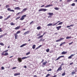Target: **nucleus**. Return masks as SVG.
I'll list each match as a JSON object with an SVG mask.
<instances>
[{"label": "nucleus", "instance_id": "nucleus-1", "mask_svg": "<svg viewBox=\"0 0 77 77\" xmlns=\"http://www.w3.org/2000/svg\"><path fill=\"white\" fill-rule=\"evenodd\" d=\"M8 51V49L3 51L1 54L2 56H3V55H4V56H8V53L7 52Z\"/></svg>", "mask_w": 77, "mask_h": 77}, {"label": "nucleus", "instance_id": "nucleus-2", "mask_svg": "<svg viewBox=\"0 0 77 77\" xmlns=\"http://www.w3.org/2000/svg\"><path fill=\"white\" fill-rule=\"evenodd\" d=\"M20 33H21V32L20 31H18L16 33H15L14 34V35L15 37V39H17V38H18V35L17 34H18Z\"/></svg>", "mask_w": 77, "mask_h": 77}, {"label": "nucleus", "instance_id": "nucleus-3", "mask_svg": "<svg viewBox=\"0 0 77 77\" xmlns=\"http://www.w3.org/2000/svg\"><path fill=\"white\" fill-rule=\"evenodd\" d=\"M48 11V9L45 8H40L38 10V11L41 12V11H42L43 12H45V11Z\"/></svg>", "mask_w": 77, "mask_h": 77}, {"label": "nucleus", "instance_id": "nucleus-4", "mask_svg": "<svg viewBox=\"0 0 77 77\" xmlns=\"http://www.w3.org/2000/svg\"><path fill=\"white\" fill-rule=\"evenodd\" d=\"M26 15H27V14H25L22 16L21 17V18L20 19V20H21L22 21H23V20H24V18H25V17H26Z\"/></svg>", "mask_w": 77, "mask_h": 77}, {"label": "nucleus", "instance_id": "nucleus-5", "mask_svg": "<svg viewBox=\"0 0 77 77\" xmlns=\"http://www.w3.org/2000/svg\"><path fill=\"white\" fill-rule=\"evenodd\" d=\"M62 65H60L59 68L57 69V72H58V71H62Z\"/></svg>", "mask_w": 77, "mask_h": 77}, {"label": "nucleus", "instance_id": "nucleus-6", "mask_svg": "<svg viewBox=\"0 0 77 77\" xmlns=\"http://www.w3.org/2000/svg\"><path fill=\"white\" fill-rule=\"evenodd\" d=\"M7 10L8 11H10V12H14V10L11 9L10 8H7Z\"/></svg>", "mask_w": 77, "mask_h": 77}, {"label": "nucleus", "instance_id": "nucleus-7", "mask_svg": "<svg viewBox=\"0 0 77 77\" xmlns=\"http://www.w3.org/2000/svg\"><path fill=\"white\" fill-rule=\"evenodd\" d=\"M17 60L19 63H20V62H22V59L21 58H18Z\"/></svg>", "mask_w": 77, "mask_h": 77}, {"label": "nucleus", "instance_id": "nucleus-8", "mask_svg": "<svg viewBox=\"0 0 77 77\" xmlns=\"http://www.w3.org/2000/svg\"><path fill=\"white\" fill-rule=\"evenodd\" d=\"M29 32H30V31H28L25 32L24 34H23V35H27V34H28V33H29Z\"/></svg>", "mask_w": 77, "mask_h": 77}, {"label": "nucleus", "instance_id": "nucleus-9", "mask_svg": "<svg viewBox=\"0 0 77 77\" xmlns=\"http://www.w3.org/2000/svg\"><path fill=\"white\" fill-rule=\"evenodd\" d=\"M45 33H46V32H45L43 34V35H42L41 36H39V37H38V39H39V38H42V37H43V36H44V35H45Z\"/></svg>", "mask_w": 77, "mask_h": 77}, {"label": "nucleus", "instance_id": "nucleus-10", "mask_svg": "<svg viewBox=\"0 0 77 77\" xmlns=\"http://www.w3.org/2000/svg\"><path fill=\"white\" fill-rule=\"evenodd\" d=\"M30 57V56H27V57H25L22 58V59L23 60V59H27V58H29Z\"/></svg>", "mask_w": 77, "mask_h": 77}, {"label": "nucleus", "instance_id": "nucleus-11", "mask_svg": "<svg viewBox=\"0 0 77 77\" xmlns=\"http://www.w3.org/2000/svg\"><path fill=\"white\" fill-rule=\"evenodd\" d=\"M27 8L23 9V10L21 11V12L22 13V14H23V12H26V11H27Z\"/></svg>", "mask_w": 77, "mask_h": 77}, {"label": "nucleus", "instance_id": "nucleus-12", "mask_svg": "<svg viewBox=\"0 0 77 77\" xmlns=\"http://www.w3.org/2000/svg\"><path fill=\"white\" fill-rule=\"evenodd\" d=\"M75 56V54H72V55H71L70 56H69L68 57V59H71V58H72V57H73V56Z\"/></svg>", "mask_w": 77, "mask_h": 77}, {"label": "nucleus", "instance_id": "nucleus-13", "mask_svg": "<svg viewBox=\"0 0 77 77\" xmlns=\"http://www.w3.org/2000/svg\"><path fill=\"white\" fill-rule=\"evenodd\" d=\"M64 57V56H60L59 57H58L55 60H58L60 58H61V57Z\"/></svg>", "mask_w": 77, "mask_h": 77}, {"label": "nucleus", "instance_id": "nucleus-14", "mask_svg": "<svg viewBox=\"0 0 77 77\" xmlns=\"http://www.w3.org/2000/svg\"><path fill=\"white\" fill-rule=\"evenodd\" d=\"M53 5L52 4L50 5H46V6H45V8H48V7H50V6H53Z\"/></svg>", "mask_w": 77, "mask_h": 77}, {"label": "nucleus", "instance_id": "nucleus-15", "mask_svg": "<svg viewBox=\"0 0 77 77\" xmlns=\"http://www.w3.org/2000/svg\"><path fill=\"white\" fill-rule=\"evenodd\" d=\"M14 9H15V10H20L21 9L20 8V7H17L15 8H14Z\"/></svg>", "mask_w": 77, "mask_h": 77}, {"label": "nucleus", "instance_id": "nucleus-16", "mask_svg": "<svg viewBox=\"0 0 77 77\" xmlns=\"http://www.w3.org/2000/svg\"><path fill=\"white\" fill-rule=\"evenodd\" d=\"M61 27H62V26H59L57 27L56 29H57V30H59Z\"/></svg>", "mask_w": 77, "mask_h": 77}, {"label": "nucleus", "instance_id": "nucleus-17", "mask_svg": "<svg viewBox=\"0 0 77 77\" xmlns=\"http://www.w3.org/2000/svg\"><path fill=\"white\" fill-rule=\"evenodd\" d=\"M20 75V73L19 72L17 73H16V74H14V76H17V75Z\"/></svg>", "mask_w": 77, "mask_h": 77}, {"label": "nucleus", "instance_id": "nucleus-18", "mask_svg": "<svg viewBox=\"0 0 77 77\" xmlns=\"http://www.w3.org/2000/svg\"><path fill=\"white\" fill-rule=\"evenodd\" d=\"M27 44L26 43L25 44H23V45H22L20 46V47H24V46L27 45Z\"/></svg>", "mask_w": 77, "mask_h": 77}, {"label": "nucleus", "instance_id": "nucleus-19", "mask_svg": "<svg viewBox=\"0 0 77 77\" xmlns=\"http://www.w3.org/2000/svg\"><path fill=\"white\" fill-rule=\"evenodd\" d=\"M74 26V24H72V25H71L70 26H66V27L67 28H68L69 27H72V26Z\"/></svg>", "mask_w": 77, "mask_h": 77}, {"label": "nucleus", "instance_id": "nucleus-20", "mask_svg": "<svg viewBox=\"0 0 77 77\" xmlns=\"http://www.w3.org/2000/svg\"><path fill=\"white\" fill-rule=\"evenodd\" d=\"M48 14L49 15H53L54 14L53 13H48Z\"/></svg>", "mask_w": 77, "mask_h": 77}, {"label": "nucleus", "instance_id": "nucleus-21", "mask_svg": "<svg viewBox=\"0 0 77 77\" xmlns=\"http://www.w3.org/2000/svg\"><path fill=\"white\" fill-rule=\"evenodd\" d=\"M20 28V26H19L15 28V30H18V29H19Z\"/></svg>", "mask_w": 77, "mask_h": 77}, {"label": "nucleus", "instance_id": "nucleus-22", "mask_svg": "<svg viewBox=\"0 0 77 77\" xmlns=\"http://www.w3.org/2000/svg\"><path fill=\"white\" fill-rule=\"evenodd\" d=\"M42 47V45H41L39 46H38V47L36 48H35V50H38V48H40V47Z\"/></svg>", "mask_w": 77, "mask_h": 77}, {"label": "nucleus", "instance_id": "nucleus-23", "mask_svg": "<svg viewBox=\"0 0 77 77\" xmlns=\"http://www.w3.org/2000/svg\"><path fill=\"white\" fill-rule=\"evenodd\" d=\"M66 53H67V52L63 51L62 52L61 54H62L63 55V54H66Z\"/></svg>", "mask_w": 77, "mask_h": 77}, {"label": "nucleus", "instance_id": "nucleus-24", "mask_svg": "<svg viewBox=\"0 0 77 77\" xmlns=\"http://www.w3.org/2000/svg\"><path fill=\"white\" fill-rule=\"evenodd\" d=\"M65 42H63L60 45V46H61L63 44H65Z\"/></svg>", "mask_w": 77, "mask_h": 77}, {"label": "nucleus", "instance_id": "nucleus-25", "mask_svg": "<svg viewBox=\"0 0 77 77\" xmlns=\"http://www.w3.org/2000/svg\"><path fill=\"white\" fill-rule=\"evenodd\" d=\"M41 29V27L40 26H38L37 28V30H40Z\"/></svg>", "mask_w": 77, "mask_h": 77}, {"label": "nucleus", "instance_id": "nucleus-26", "mask_svg": "<svg viewBox=\"0 0 77 77\" xmlns=\"http://www.w3.org/2000/svg\"><path fill=\"white\" fill-rule=\"evenodd\" d=\"M45 41V39L41 38L40 39L39 41L40 42V41Z\"/></svg>", "mask_w": 77, "mask_h": 77}, {"label": "nucleus", "instance_id": "nucleus-27", "mask_svg": "<svg viewBox=\"0 0 77 77\" xmlns=\"http://www.w3.org/2000/svg\"><path fill=\"white\" fill-rule=\"evenodd\" d=\"M53 25V24L51 23H50L47 25L48 26H52Z\"/></svg>", "mask_w": 77, "mask_h": 77}, {"label": "nucleus", "instance_id": "nucleus-28", "mask_svg": "<svg viewBox=\"0 0 77 77\" xmlns=\"http://www.w3.org/2000/svg\"><path fill=\"white\" fill-rule=\"evenodd\" d=\"M10 24L11 26H14V25H15V24L13 23V22H11L10 23Z\"/></svg>", "mask_w": 77, "mask_h": 77}, {"label": "nucleus", "instance_id": "nucleus-29", "mask_svg": "<svg viewBox=\"0 0 77 77\" xmlns=\"http://www.w3.org/2000/svg\"><path fill=\"white\" fill-rule=\"evenodd\" d=\"M35 47H36V45H33L32 48L33 49H35Z\"/></svg>", "mask_w": 77, "mask_h": 77}, {"label": "nucleus", "instance_id": "nucleus-30", "mask_svg": "<svg viewBox=\"0 0 77 77\" xmlns=\"http://www.w3.org/2000/svg\"><path fill=\"white\" fill-rule=\"evenodd\" d=\"M65 39V38H60V41H62V40H63V39Z\"/></svg>", "mask_w": 77, "mask_h": 77}, {"label": "nucleus", "instance_id": "nucleus-31", "mask_svg": "<svg viewBox=\"0 0 77 77\" xmlns=\"http://www.w3.org/2000/svg\"><path fill=\"white\" fill-rule=\"evenodd\" d=\"M49 51H50V49H47L46 50V51L47 53H48V52H49Z\"/></svg>", "mask_w": 77, "mask_h": 77}, {"label": "nucleus", "instance_id": "nucleus-32", "mask_svg": "<svg viewBox=\"0 0 77 77\" xmlns=\"http://www.w3.org/2000/svg\"><path fill=\"white\" fill-rule=\"evenodd\" d=\"M70 38H71V36H67L66 37V39H70Z\"/></svg>", "mask_w": 77, "mask_h": 77}, {"label": "nucleus", "instance_id": "nucleus-33", "mask_svg": "<svg viewBox=\"0 0 77 77\" xmlns=\"http://www.w3.org/2000/svg\"><path fill=\"white\" fill-rule=\"evenodd\" d=\"M0 45L2 46H4V44H3V43L2 42H0Z\"/></svg>", "mask_w": 77, "mask_h": 77}, {"label": "nucleus", "instance_id": "nucleus-34", "mask_svg": "<svg viewBox=\"0 0 77 77\" xmlns=\"http://www.w3.org/2000/svg\"><path fill=\"white\" fill-rule=\"evenodd\" d=\"M47 63V62L46 61L45 62H44L43 63V65H45V64H46V63Z\"/></svg>", "mask_w": 77, "mask_h": 77}, {"label": "nucleus", "instance_id": "nucleus-35", "mask_svg": "<svg viewBox=\"0 0 77 77\" xmlns=\"http://www.w3.org/2000/svg\"><path fill=\"white\" fill-rule=\"evenodd\" d=\"M54 9H55V10H59V8H57V7H55L54 8Z\"/></svg>", "mask_w": 77, "mask_h": 77}, {"label": "nucleus", "instance_id": "nucleus-36", "mask_svg": "<svg viewBox=\"0 0 77 77\" xmlns=\"http://www.w3.org/2000/svg\"><path fill=\"white\" fill-rule=\"evenodd\" d=\"M62 24H63V22H61L60 23H59L57 25H61Z\"/></svg>", "mask_w": 77, "mask_h": 77}, {"label": "nucleus", "instance_id": "nucleus-37", "mask_svg": "<svg viewBox=\"0 0 77 77\" xmlns=\"http://www.w3.org/2000/svg\"><path fill=\"white\" fill-rule=\"evenodd\" d=\"M23 14V13H22V12L21 11V12H19L17 13V15H19V14Z\"/></svg>", "mask_w": 77, "mask_h": 77}, {"label": "nucleus", "instance_id": "nucleus-38", "mask_svg": "<svg viewBox=\"0 0 77 77\" xmlns=\"http://www.w3.org/2000/svg\"><path fill=\"white\" fill-rule=\"evenodd\" d=\"M65 75V72H64L62 74V75L63 76Z\"/></svg>", "mask_w": 77, "mask_h": 77}, {"label": "nucleus", "instance_id": "nucleus-39", "mask_svg": "<svg viewBox=\"0 0 77 77\" xmlns=\"http://www.w3.org/2000/svg\"><path fill=\"white\" fill-rule=\"evenodd\" d=\"M20 18V17L19 16L17 17L16 18V20H18V19H19V18Z\"/></svg>", "mask_w": 77, "mask_h": 77}, {"label": "nucleus", "instance_id": "nucleus-40", "mask_svg": "<svg viewBox=\"0 0 77 77\" xmlns=\"http://www.w3.org/2000/svg\"><path fill=\"white\" fill-rule=\"evenodd\" d=\"M9 5H7L5 6L6 8H9Z\"/></svg>", "mask_w": 77, "mask_h": 77}, {"label": "nucleus", "instance_id": "nucleus-41", "mask_svg": "<svg viewBox=\"0 0 77 77\" xmlns=\"http://www.w3.org/2000/svg\"><path fill=\"white\" fill-rule=\"evenodd\" d=\"M57 23H55L52 26H56V25H57Z\"/></svg>", "mask_w": 77, "mask_h": 77}, {"label": "nucleus", "instance_id": "nucleus-42", "mask_svg": "<svg viewBox=\"0 0 77 77\" xmlns=\"http://www.w3.org/2000/svg\"><path fill=\"white\" fill-rule=\"evenodd\" d=\"M30 52H28L26 53V55H29V54H30Z\"/></svg>", "mask_w": 77, "mask_h": 77}, {"label": "nucleus", "instance_id": "nucleus-43", "mask_svg": "<svg viewBox=\"0 0 77 77\" xmlns=\"http://www.w3.org/2000/svg\"><path fill=\"white\" fill-rule=\"evenodd\" d=\"M75 3H73L72 4L71 6H75Z\"/></svg>", "mask_w": 77, "mask_h": 77}, {"label": "nucleus", "instance_id": "nucleus-44", "mask_svg": "<svg viewBox=\"0 0 77 77\" xmlns=\"http://www.w3.org/2000/svg\"><path fill=\"white\" fill-rule=\"evenodd\" d=\"M33 21H32L29 23V24L31 25L32 24H33Z\"/></svg>", "mask_w": 77, "mask_h": 77}, {"label": "nucleus", "instance_id": "nucleus-45", "mask_svg": "<svg viewBox=\"0 0 77 77\" xmlns=\"http://www.w3.org/2000/svg\"><path fill=\"white\" fill-rule=\"evenodd\" d=\"M16 68H17V67H13L12 69H16Z\"/></svg>", "mask_w": 77, "mask_h": 77}, {"label": "nucleus", "instance_id": "nucleus-46", "mask_svg": "<svg viewBox=\"0 0 77 77\" xmlns=\"http://www.w3.org/2000/svg\"><path fill=\"white\" fill-rule=\"evenodd\" d=\"M75 72H72V74L74 75L75 74Z\"/></svg>", "mask_w": 77, "mask_h": 77}, {"label": "nucleus", "instance_id": "nucleus-47", "mask_svg": "<svg viewBox=\"0 0 77 77\" xmlns=\"http://www.w3.org/2000/svg\"><path fill=\"white\" fill-rule=\"evenodd\" d=\"M10 17H11V15H9V16H8L7 17V19H9V18H10Z\"/></svg>", "mask_w": 77, "mask_h": 77}, {"label": "nucleus", "instance_id": "nucleus-48", "mask_svg": "<svg viewBox=\"0 0 77 77\" xmlns=\"http://www.w3.org/2000/svg\"><path fill=\"white\" fill-rule=\"evenodd\" d=\"M51 71V69H49L47 70L48 71Z\"/></svg>", "mask_w": 77, "mask_h": 77}, {"label": "nucleus", "instance_id": "nucleus-49", "mask_svg": "<svg viewBox=\"0 0 77 77\" xmlns=\"http://www.w3.org/2000/svg\"><path fill=\"white\" fill-rule=\"evenodd\" d=\"M72 64H74V63L72 62L70 63L69 65H72Z\"/></svg>", "mask_w": 77, "mask_h": 77}, {"label": "nucleus", "instance_id": "nucleus-50", "mask_svg": "<svg viewBox=\"0 0 77 77\" xmlns=\"http://www.w3.org/2000/svg\"><path fill=\"white\" fill-rule=\"evenodd\" d=\"M45 6V5H42L41 6V8H43V7H44V6Z\"/></svg>", "mask_w": 77, "mask_h": 77}, {"label": "nucleus", "instance_id": "nucleus-51", "mask_svg": "<svg viewBox=\"0 0 77 77\" xmlns=\"http://www.w3.org/2000/svg\"><path fill=\"white\" fill-rule=\"evenodd\" d=\"M60 41V39H58V40H56V42H59Z\"/></svg>", "mask_w": 77, "mask_h": 77}, {"label": "nucleus", "instance_id": "nucleus-52", "mask_svg": "<svg viewBox=\"0 0 77 77\" xmlns=\"http://www.w3.org/2000/svg\"><path fill=\"white\" fill-rule=\"evenodd\" d=\"M3 35H0V38H2V37H3Z\"/></svg>", "mask_w": 77, "mask_h": 77}, {"label": "nucleus", "instance_id": "nucleus-53", "mask_svg": "<svg viewBox=\"0 0 77 77\" xmlns=\"http://www.w3.org/2000/svg\"><path fill=\"white\" fill-rule=\"evenodd\" d=\"M72 43H73V42H72L70 43H69V45H71V44H72Z\"/></svg>", "mask_w": 77, "mask_h": 77}, {"label": "nucleus", "instance_id": "nucleus-54", "mask_svg": "<svg viewBox=\"0 0 77 77\" xmlns=\"http://www.w3.org/2000/svg\"><path fill=\"white\" fill-rule=\"evenodd\" d=\"M72 0H67V2H69L70 1H72Z\"/></svg>", "mask_w": 77, "mask_h": 77}, {"label": "nucleus", "instance_id": "nucleus-55", "mask_svg": "<svg viewBox=\"0 0 77 77\" xmlns=\"http://www.w3.org/2000/svg\"><path fill=\"white\" fill-rule=\"evenodd\" d=\"M40 35H41V34H38L37 35V36H40Z\"/></svg>", "mask_w": 77, "mask_h": 77}, {"label": "nucleus", "instance_id": "nucleus-56", "mask_svg": "<svg viewBox=\"0 0 77 77\" xmlns=\"http://www.w3.org/2000/svg\"><path fill=\"white\" fill-rule=\"evenodd\" d=\"M3 17L2 16H0V19H2L3 18Z\"/></svg>", "mask_w": 77, "mask_h": 77}, {"label": "nucleus", "instance_id": "nucleus-57", "mask_svg": "<svg viewBox=\"0 0 77 77\" xmlns=\"http://www.w3.org/2000/svg\"><path fill=\"white\" fill-rule=\"evenodd\" d=\"M3 32V30H2V28H0V32Z\"/></svg>", "mask_w": 77, "mask_h": 77}, {"label": "nucleus", "instance_id": "nucleus-58", "mask_svg": "<svg viewBox=\"0 0 77 77\" xmlns=\"http://www.w3.org/2000/svg\"><path fill=\"white\" fill-rule=\"evenodd\" d=\"M7 33H5V34H4L3 35V36H5V35H7Z\"/></svg>", "mask_w": 77, "mask_h": 77}, {"label": "nucleus", "instance_id": "nucleus-59", "mask_svg": "<svg viewBox=\"0 0 77 77\" xmlns=\"http://www.w3.org/2000/svg\"><path fill=\"white\" fill-rule=\"evenodd\" d=\"M1 69H3V70L4 69V67H3V66H2V67H1Z\"/></svg>", "mask_w": 77, "mask_h": 77}, {"label": "nucleus", "instance_id": "nucleus-60", "mask_svg": "<svg viewBox=\"0 0 77 77\" xmlns=\"http://www.w3.org/2000/svg\"><path fill=\"white\" fill-rule=\"evenodd\" d=\"M8 20V19L7 18H6L5 19H4V21H6V20Z\"/></svg>", "mask_w": 77, "mask_h": 77}, {"label": "nucleus", "instance_id": "nucleus-61", "mask_svg": "<svg viewBox=\"0 0 77 77\" xmlns=\"http://www.w3.org/2000/svg\"><path fill=\"white\" fill-rule=\"evenodd\" d=\"M44 59H43L42 60V61H41V63H42V62H44Z\"/></svg>", "mask_w": 77, "mask_h": 77}, {"label": "nucleus", "instance_id": "nucleus-62", "mask_svg": "<svg viewBox=\"0 0 77 77\" xmlns=\"http://www.w3.org/2000/svg\"><path fill=\"white\" fill-rule=\"evenodd\" d=\"M57 77V75H54L53 77Z\"/></svg>", "mask_w": 77, "mask_h": 77}, {"label": "nucleus", "instance_id": "nucleus-63", "mask_svg": "<svg viewBox=\"0 0 77 77\" xmlns=\"http://www.w3.org/2000/svg\"><path fill=\"white\" fill-rule=\"evenodd\" d=\"M74 2H77V0H75L74 1Z\"/></svg>", "mask_w": 77, "mask_h": 77}, {"label": "nucleus", "instance_id": "nucleus-64", "mask_svg": "<svg viewBox=\"0 0 77 77\" xmlns=\"http://www.w3.org/2000/svg\"><path fill=\"white\" fill-rule=\"evenodd\" d=\"M33 77H37V76L36 75H34L33 76Z\"/></svg>", "mask_w": 77, "mask_h": 77}]
</instances>
